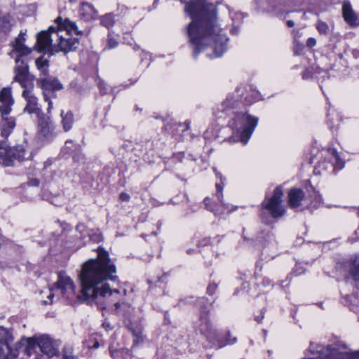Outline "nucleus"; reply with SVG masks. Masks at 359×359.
I'll return each mask as SVG.
<instances>
[{
    "label": "nucleus",
    "instance_id": "obj_1",
    "mask_svg": "<svg viewBox=\"0 0 359 359\" xmlns=\"http://www.w3.org/2000/svg\"><path fill=\"white\" fill-rule=\"evenodd\" d=\"M97 252V259H90L83 264L79 276L82 286L81 295L76 294L72 280L65 272L61 271L58 273L57 281L48 289V300H44L43 304H52L55 296L67 303H72L76 299L90 301L98 297H105L107 294L119 293L118 290H111L105 283L117 279L116 266L104 248L99 247Z\"/></svg>",
    "mask_w": 359,
    "mask_h": 359
},
{
    "label": "nucleus",
    "instance_id": "obj_2",
    "mask_svg": "<svg viewBox=\"0 0 359 359\" xmlns=\"http://www.w3.org/2000/svg\"><path fill=\"white\" fill-rule=\"evenodd\" d=\"M184 11L192 19L187 27V35L194 56L208 48L212 53H208V57L222 55L227 49L229 39L222 27L224 25L218 21L215 6L206 0H190L186 4Z\"/></svg>",
    "mask_w": 359,
    "mask_h": 359
},
{
    "label": "nucleus",
    "instance_id": "obj_3",
    "mask_svg": "<svg viewBox=\"0 0 359 359\" xmlns=\"http://www.w3.org/2000/svg\"><path fill=\"white\" fill-rule=\"evenodd\" d=\"M50 29L53 30V36L55 38V51L68 53L77 48L79 41L72 35H79L81 32L78 30L74 22L69 19L63 20L61 17H58L55 20V25L50 26Z\"/></svg>",
    "mask_w": 359,
    "mask_h": 359
},
{
    "label": "nucleus",
    "instance_id": "obj_4",
    "mask_svg": "<svg viewBox=\"0 0 359 359\" xmlns=\"http://www.w3.org/2000/svg\"><path fill=\"white\" fill-rule=\"evenodd\" d=\"M196 304L200 309V332L207 338L212 346L221 348L227 344H232L236 341V337L232 339L230 337V333H228V338L224 340L218 332L212 327L208 319L209 311L207 309V301L205 298L198 299Z\"/></svg>",
    "mask_w": 359,
    "mask_h": 359
},
{
    "label": "nucleus",
    "instance_id": "obj_5",
    "mask_svg": "<svg viewBox=\"0 0 359 359\" xmlns=\"http://www.w3.org/2000/svg\"><path fill=\"white\" fill-rule=\"evenodd\" d=\"M258 123V118L252 116L246 112H236L235 116L229 121V126L239 140L246 144L251 137Z\"/></svg>",
    "mask_w": 359,
    "mask_h": 359
},
{
    "label": "nucleus",
    "instance_id": "obj_6",
    "mask_svg": "<svg viewBox=\"0 0 359 359\" xmlns=\"http://www.w3.org/2000/svg\"><path fill=\"white\" fill-rule=\"evenodd\" d=\"M283 196V188L279 186L273 190L271 196H266L262 201L261 204L260 217L266 223L269 222V216H271L273 219H278L285 215V209L282 204Z\"/></svg>",
    "mask_w": 359,
    "mask_h": 359
},
{
    "label": "nucleus",
    "instance_id": "obj_7",
    "mask_svg": "<svg viewBox=\"0 0 359 359\" xmlns=\"http://www.w3.org/2000/svg\"><path fill=\"white\" fill-rule=\"evenodd\" d=\"M31 153L22 145L10 147L6 142H0V164L10 166L15 161H22L29 159Z\"/></svg>",
    "mask_w": 359,
    "mask_h": 359
},
{
    "label": "nucleus",
    "instance_id": "obj_8",
    "mask_svg": "<svg viewBox=\"0 0 359 359\" xmlns=\"http://www.w3.org/2000/svg\"><path fill=\"white\" fill-rule=\"evenodd\" d=\"M37 133L43 141L50 142L57 135L56 126L52 121L50 114H42L36 117Z\"/></svg>",
    "mask_w": 359,
    "mask_h": 359
},
{
    "label": "nucleus",
    "instance_id": "obj_9",
    "mask_svg": "<svg viewBox=\"0 0 359 359\" xmlns=\"http://www.w3.org/2000/svg\"><path fill=\"white\" fill-rule=\"evenodd\" d=\"M16 67L14 80L18 82L23 88H33V83L29 79V70L25 57L16 56L15 58Z\"/></svg>",
    "mask_w": 359,
    "mask_h": 359
},
{
    "label": "nucleus",
    "instance_id": "obj_10",
    "mask_svg": "<svg viewBox=\"0 0 359 359\" xmlns=\"http://www.w3.org/2000/svg\"><path fill=\"white\" fill-rule=\"evenodd\" d=\"M39 83L43 90L44 100L48 104V107L47 108L48 113L51 114L53 102L50 100V95L53 94L54 91L62 89V85L59 80L53 77L41 79L39 80Z\"/></svg>",
    "mask_w": 359,
    "mask_h": 359
},
{
    "label": "nucleus",
    "instance_id": "obj_11",
    "mask_svg": "<svg viewBox=\"0 0 359 359\" xmlns=\"http://www.w3.org/2000/svg\"><path fill=\"white\" fill-rule=\"evenodd\" d=\"M53 30H50V27L47 31H42L37 34L36 46L39 51H55V38L53 39Z\"/></svg>",
    "mask_w": 359,
    "mask_h": 359
},
{
    "label": "nucleus",
    "instance_id": "obj_12",
    "mask_svg": "<svg viewBox=\"0 0 359 359\" xmlns=\"http://www.w3.org/2000/svg\"><path fill=\"white\" fill-rule=\"evenodd\" d=\"M14 98L10 87H5L0 91V114L1 116L9 115L14 104Z\"/></svg>",
    "mask_w": 359,
    "mask_h": 359
},
{
    "label": "nucleus",
    "instance_id": "obj_13",
    "mask_svg": "<svg viewBox=\"0 0 359 359\" xmlns=\"http://www.w3.org/2000/svg\"><path fill=\"white\" fill-rule=\"evenodd\" d=\"M26 32L20 31L19 35L12 42L13 50L10 53L12 57H14V54H17L16 56L27 57L31 53L32 50L25 44Z\"/></svg>",
    "mask_w": 359,
    "mask_h": 359
},
{
    "label": "nucleus",
    "instance_id": "obj_14",
    "mask_svg": "<svg viewBox=\"0 0 359 359\" xmlns=\"http://www.w3.org/2000/svg\"><path fill=\"white\" fill-rule=\"evenodd\" d=\"M32 88H24L22 97L25 99L27 104L24 111L29 114H34L36 117L43 114L42 109L39 107L38 99L32 93Z\"/></svg>",
    "mask_w": 359,
    "mask_h": 359
},
{
    "label": "nucleus",
    "instance_id": "obj_15",
    "mask_svg": "<svg viewBox=\"0 0 359 359\" xmlns=\"http://www.w3.org/2000/svg\"><path fill=\"white\" fill-rule=\"evenodd\" d=\"M245 90L243 88H237L236 90L229 94L225 100L222 104V110L227 111L230 109H233L243 104L242 96L243 95Z\"/></svg>",
    "mask_w": 359,
    "mask_h": 359
},
{
    "label": "nucleus",
    "instance_id": "obj_16",
    "mask_svg": "<svg viewBox=\"0 0 359 359\" xmlns=\"http://www.w3.org/2000/svg\"><path fill=\"white\" fill-rule=\"evenodd\" d=\"M37 344L41 351L51 357L57 353V350L53 344L51 339L48 336H41L37 339Z\"/></svg>",
    "mask_w": 359,
    "mask_h": 359
},
{
    "label": "nucleus",
    "instance_id": "obj_17",
    "mask_svg": "<svg viewBox=\"0 0 359 359\" xmlns=\"http://www.w3.org/2000/svg\"><path fill=\"white\" fill-rule=\"evenodd\" d=\"M342 13L344 20L351 27L359 25V20L349 2H344L342 6Z\"/></svg>",
    "mask_w": 359,
    "mask_h": 359
},
{
    "label": "nucleus",
    "instance_id": "obj_18",
    "mask_svg": "<svg viewBox=\"0 0 359 359\" xmlns=\"http://www.w3.org/2000/svg\"><path fill=\"white\" fill-rule=\"evenodd\" d=\"M288 205L291 208H296L301 205L304 198V191L297 188L290 189L287 194Z\"/></svg>",
    "mask_w": 359,
    "mask_h": 359
},
{
    "label": "nucleus",
    "instance_id": "obj_19",
    "mask_svg": "<svg viewBox=\"0 0 359 359\" xmlns=\"http://www.w3.org/2000/svg\"><path fill=\"white\" fill-rule=\"evenodd\" d=\"M215 171H216L215 170ZM216 176L219 178L220 182L216 183V189H217V197L220 203V204L223 206L224 210H226L228 212H231L236 210V208H233L231 207V205L229 203H224L223 201V195H222V191L224 187V180L225 179L222 177V175L220 173H218L217 172H215Z\"/></svg>",
    "mask_w": 359,
    "mask_h": 359
},
{
    "label": "nucleus",
    "instance_id": "obj_20",
    "mask_svg": "<svg viewBox=\"0 0 359 359\" xmlns=\"http://www.w3.org/2000/svg\"><path fill=\"white\" fill-rule=\"evenodd\" d=\"M270 4H277L278 5H271L268 11L273 13L278 17H283L285 14L292 12L294 10L290 8L285 5H282L278 0H270Z\"/></svg>",
    "mask_w": 359,
    "mask_h": 359
},
{
    "label": "nucleus",
    "instance_id": "obj_21",
    "mask_svg": "<svg viewBox=\"0 0 359 359\" xmlns=\"http://www.w3.org/2000/svg\"><path fill=\"white\" fill-rule=\"evenodd\" d=\"M4 124L1 128V135L4 137H8L15 127V118L8 115L1 116Z\"/></svg>",
    "mask_w": 359,
    "mask_h": 359
},
{
    "label": "nucleus",
    "instance_id": "obj_22",
    "mask_svg": "<svg viewBox=\"0 0 359 359\" xmlns=\"http://www.w3.org/2000/svg\"><path fill=\"white\" fill-rule=\"evenodd\" d=\"M229 12L232 21V28L230 32L231 34L236 35L238 33L239 25L242 23L245 15L243 13L233 10H229Z\"/></svg>",
    "mask_w": 359,
    "mask_h": 359
},
{
    "label": "nucleus",
    "instance_id": "obj_23",
    "mask_svg": "<svg viewBox=\"0 0 359 359\" xmlns=\"http://www.w3.org/2000/svg\"><path fill=\"white\" fill-rule=\"evenodd\" d=\"M13 25V20L10 16L0 18V38L1 39H5L6 36L11 32Z\"/></svg>",
    "mask_w": 359,
    "mask_h": 359
},
{
    "label": "nucleus",
    "instance_id": "obj_24",
    "mask_svg": "<svg viewBox=\"0 0 359 359\" xmlns=\"http://www.w3.org/2000/svg\"><path fill=\"white\" fill-rule=\"evenodd\" d=\"M60 117L63 130L65 132H68L72 128L74 125V114L71 111L65 112L64 110H62L60 112Z\"/></svg>",
    "mask_w": 359,
    "mask_h": 359
},
{
    "label": "nucleus",
    "instance_id": "obj_25",
    "mask_svg": "<svg viewBox=\"0 0 359 359\" xmlns=\"http://www.w3.org/2000/svg\"><path fill=\"white\" fill-rule=\"evenodd\" d=\"M330 156V161L334 166V170H340L345 165V161L341 158L335 149L330 148L327 150Z\"/></svg>",
    "mask_w": 359,
    "mask_h": 359
},
{
    "label": "nucleus",
    "instance_id": "obj_26",
    "mask_svg": "<svg viewBox=\"0 0 359 359\" xmlns=\"http://www.w3.org/2000/svg\"><path fill=\"white\" fill-rule=\"evenodd\" d=\"M36 66L37 69L41 72L43 75H47L48 72L49 62L47 59L43 58V57H39L35 61Z\"/></svg>",
    "mask_w": 359,
    "mask_h": 359
},
{
    "label": "nucleus",
    "instance_id": "obj_27",
    "mask_svg": "<svg viewBox=\"0 0 359 359\" xmlns=\"http://www.w3.org/2000/svg\"><path fill=\"white\" fill-rule=\"evenodd\" d=\"M100 20L101 25L107 28L113 27L116 22L115 16L111 13L102 15Z\"/></svg>",
    "mask_w": 359,
    "mask_h": 359
},
{
    "label": "nucleus",
    "instance_id": "obj_28",
    "mask_svg": "<svg viewBox=\"0 0 359 359\" xmlns=\"http://www.w3.org/2000/svg\"><path fill=\"white\" fill-rule=\"evenodd\" d=\"M116 310L118 313L122 314L123 316L128 315L133 309L126 303H116Z\"/></svg>",
    "mask_w": 359,
    "mask_h": 359
},
{
    "label": "nucleus",
    "instance_id": "obj_29",
    "mask_svg": "<svg viewBox=\"0 0 359 359\" xmlns=\"http://www.w3.org/2000/svg\"><path fill=\"white\" fill-rule=\"evenodd\" d=\"M351 274L355 280H359V257H355L353 260Z\"/></svg>",
    "mask_w": 359,
    "mask_h": 359
},
{
    "label": "nucleus",
    "instance_id": "obj_30",
    "mask_svg": "<svg viewBox=\"0 0 359 359\" xmlns=\"http://www.w3.org/2000/svg\"><path fill=\"white\" fill-rule=\"evenodd\" d=\"M316 28L320 34L327 35L330 32V27L327 24L322 20L316 22Z\"/></svg>",
    "mask_w": 359,
    "mask_h": 359
},
{
    "label": "nucleus",
    "instance_id": "obj_31",
    "mask_svg": "<svg viewBox=\"0 0 359 359\" xmlns=\"http://www.w3.org/2000/svg\"><path fill=\"white\" fill-rule=\"evenodd\" d=\"M118 44L117 39H115L109 34L107 37V47L109 48H114L118 46Z\"/></svg>",
    "mask_w": 359,
    "mask_h": 359
},
{
    "label": "nucleus",
    "instance_id": "obj_32",
    "mask_svg": "<svg viewBox=\"0 0 359 359\" xmlns=\"http://www.w3.org/2000/svg\"><path fill=\"white\" fill-rule=\"evenodd\" d=\"M90 238L91 241L95 243H100L102 240V236L99 232L91 234Z\"/></svg>",
    "mask_w": 359,
    "mask_h": 359
},
{
    "label": "nucleus",
    "instance_id": "obj_33",
    "mask_svg": "<svg viewBox=\"0 0 359 359\" xmlns=\"http://www.w3.org/2000/svg\"><path fill=\"white\" fill-rule=\"evenodd\" d=\"M210 244V238H203L198 243V247L200 248L201 247L206 246Z\"/></svg>",
    "mask_w": 359,
    "mask_h": 359
},
{
    "label": "nucleus",
    "instance_id": "obj_34",
    "mask_svg": "<svg viewBox=\"0 0 359 359\" xmlns=\"http://www.w3.org/2000/svg\"><path fill=\"white\" fill-rule=\"evenodd\" d=\"M217 289L216 284H210L207 288V292L210 295H212Z\"/></svg>",
    "mask_w": 359,
    "mask_h": 359
},
{
    "label": "nucleus",
    "instance_id": "obj_35",
    "mask_svg": "<svg viewBox=\"0 0 359 359\" xmlns=\"http://www.w3.org/2000/svg\"><path fill=\"white\" fill-rule=\"evenodd\" d=\"M316 45V40L313 38V37H310L307 39L306 41V46L309 47V48H313Z\"/></svg>",
    "mask_w": 359,
    "mask_h": 359
},
{
    "label": "nucleus",
    "instance_id": "obj_36",
    "mask_svg": "<svg viewBox=\"0 0 359 359\" xmlns=\"http://www.w3.org/2000/svg\"><path fill=\"white\" fill-rule=\"evenodd\" d=\"M120 199L122 201H128L129 199H130V196L126 194V193H123L122 192L121 194H120Z\"/></svg>",
    "mask_w": 359,
    "mask_h": 359
},
{
    "label": "nucleus",
    "instance_id": "obj_37",
    "mask_svg": "<svg viewBox=\"0 0 359 359\" xmlns=\"http://www.w3.org/2000/svg\"><path fill=\"white\" fill-rule=\"evenodd\" d=\"M63 359H77L74 355H72L71 353H68L67 351H64Z\"/></svg>",
    "mask_w": 359,
    "mask_h": 359
},
{
    "label": "nucleus",
    "instance_id": "obj_38",
    "mask_svg": "<svg viewBox=\"0 0 359 359\" xmlns=\"http://www.w3.org/2000/svg\"><path fill=\"white\" fill-rule=\"evenodd\" d=\"M210 202V199L209 198H205L204 199V204H205L206 208H208V210H210L211 211H214V210L209 206Z\"/></svg>",
    "mask_w": 359,
    "mask_h": 359
},
{
    "label": "nucleus",
    "instance_id": "obj_39",
    "mask_svg": "<svg viewBox=\"0 0 359 359\" xmlns=\"http://www.w3.org/2000/svg\"><path fill=\"white\" fill-rule=\"evenodd\" d=\"M82 6H83V8H88L90 9L93 12H95V10L94 7L90 4L83 3L82 4Z\"/></svg>",
    "mask_w": 359,
    "mask_h": 359
},
{
    "label": "nucleus",
    "instance_id": "obj_40",
    "mask_svg": "<svg viewBox=\"0 0 359 359\" xmlns=\"http://www.w3.org/2000/svg\"><path fill=\"white\" fill-rule=\"evenodd\" d=\"M287 25L289 27H292L294 25V22L292 20H287Z\"/></svg>",
    "mask_w": 359,
    "mask_h": 359
},
{
    "label": "nucleus",
    "instance_id": "obj_41",
    "mask_svg": "<svg viewBox=\"0 0 359 359\" xmlns=\"http://www.w3.org/2000/svg\"><path fill=\"white\" fill-rule=\"evenodd\" d=\"M263 318H264V315L262 314L260 316L255 317V320H257V322L259 323L262 320Z\"/></svg>",
    "mask_w": 359,
    "mask_h": 359
},
{
    "label": "nucleus",
    "instance_id": "obj_42",
    "mask_svg": "<svg viewBox=\"0 0 359 359\" xmlns=\"http://www.w3.org/2000/svg\"><path fill=\"white\" fill-rule=\"evenodd\" d=\"M246 104H250L252 102V100L248 99L247 97H245V100L243 101Z\"/></svg>",
    "mask_w": 359,
    "mask_h": 359
},
{
    "label": "nucleus",
    "instance_id": "obj_43",
    "mask_svg": "<svg viewBox=\"0 0 359 359\" xmlns=\"http://www.w3.org/2000/svg\"><path fill=\"white\" fill-rule=\"evenodd\" d=\"M133 333L134 335L138 336V334L140 333V331L139 330L137 331L133 330Z\"/></svg>",
    "mask_w": 359,
    "mask_h": 359
},
{
    "label": "nucleus",
    "instance_id": "obj_44",
    "mask_svg": "<svg viewBox=\"0 0 359 359\" xmlns=\"http://www.w3.org/2000/svg\"><path fill=\"white\" fill-rule=\"evenodd\" d=\"M103 326L106 328V329H111V327H109V325H107L105 323H103Z\"/></svg>",
    "mask_w": 359,
    "mask_h": 359
},
{
    "label": "nucleus",
    "instance_id": "obj_45",
    "mask_svg": "<svg viewBox=\"0 0 359 359\" xmlns=\"http://www.w3.org/2000/svg\"><path fill=\"white\" fill-rule=\"evenodd\" d=\"M32 339H28V344H29V346H30L34 344V343H32Z\"/></svg>",
    "mask_w": 359,
    "mask_h": 359
},
{
    "label": "nucleus",
    "instance_id": "obj_46",
    "mask_svg": "<svg viewBox=\"0 0 359 359\" xmlns=\"http://www.w3.org/2000/svg\"><path fill=\"white\" fill-rule=\"evenodd\" d=\"M353 359H359V353H355V355L353 356Z\"/></svg>",
    "mask_w": 359,
    "mask_h": 359
},
{
    "label": "nucleus",
    "instance_id": "obj_47",
    "mask_svg": "<svg viewBox=\"0 0 359 359\" xmlns=\"http://www.w3.org/2000/svg\"><path fill=\"white\" fill-rule=\"evenodd\" d=\"M104 83L102 82L99 83V88H100V90H102V86H103Z\"/></svg>",
    "mask_w": 359,
    "mask_h": 359
},
{
    "label": "nucleus",
    "instance_id": "obj_48",
    "mask_svg": "<svg viewBox=\"0 0 359 359\" xmlns=\"http://www.w3.org/2000/svg\"><path fill=\"white\" fill-rule=\"evenodd\" d=\"M192 251H193V250L189 249V250H187V253L188 254H191Z\"/></svg>",
    "mask_w": 359,
    "mask_h": 359
},
{
    "label": "nucleus",
    "instance_id": "obj_49",
    "mask_svg": "<svg viewBox=\"0 0 359 359\" xmlns=\"http://www.w3.org/2000/svg\"><path fill=\"white\" fill-rule=\"evenodd\" d=\"M35 182H34V184L35 185H38V182H36V180H34Z\"/></svg>",
    "mask_w": 359,
    "mask_h": 359
},
{
    "label": "nucleus",
    "instance_id": "obj_50",
    "mask_svg": "<svg viewBox=\"0 0 359 359\" xmlns=\"http://www.w3.org/2000/svg\"><path fill=\"white\" fill-rule=\"evenodd\" d=\"M35 182H34V184L35 185H38V182H36V180H34Z\"/></svg>",
    "mask_w": 359,
    "mask_h": 359
},
{
    "label": "nucleus",
    "instance_id": "obj_51",
    "mask_svg": "<svg viewBox=\"0 0 359 359\" xmlns=\"http://www.w3.org/2000/svg\"><path fill=\"white\" fill-rule=\"evenodd\" d=\"M69 143H71V142L67 141L65 144H66V145H67V144H68Z\"/></svg>",
    "mask_w": 359,
    "mask_h": 359
}]
</instances>
